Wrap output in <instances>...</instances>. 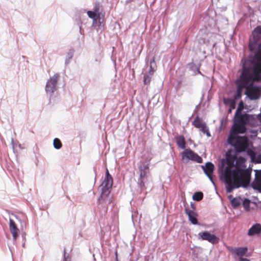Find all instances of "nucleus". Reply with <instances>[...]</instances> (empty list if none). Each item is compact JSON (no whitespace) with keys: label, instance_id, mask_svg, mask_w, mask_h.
<instances>
[{"label":"nucleus","instance_id":"obj_38","mask_svg":"<svg viewBox=\"0 0 261 261\" xmlns=\"http://www.w3.org/2000/svg\"><path fill=\"white\" fill-rule=\"evenodd\" d=\"M228 112H229V113H231V109H230L229 110Z\"/></svg>","mask_w":261,"mask_h":261},{"label":"nucleus","instance_id":"obj_17","mask_svg":"<svg viewBox=\"0 0 261 261\" xmlns=\"http://www.w3.org/2000/svg\"><path fill=\"white\" fill-rule=\"evenodd\" d=\"M252 187L254 189L261 192V170L256 171L255 178L252 183Z\"/></svg>","mask_w":261,"mask_h":261},{"label":"nucleus","instance_id":"obj_35","mask_svg":"<svg viewBox=\"0 0 261 261\" xmlns=\"http://www.w3.org/2000/svg\"><path fill=\"white\" fill-rule=\"evenodd\" d=\"M238 96H241V94H240V92L239 91H238Z\"/></svg>","mask_w":261,"mask_h":261},{"label":"nucleus","instance_id":"obj_4","mask_svg":"<svg viewBox=\"0 0 261 261\" xmlns=\"http://www.w3.org/2000/svg\"><path fill=\"white\" fill-rule=\"evenodd\" d=\"M88 17L93 19V24L95 26L100 27L104 21L105 13H102L100 11V6L98 3L94 5L93 11H88Z\"/></svg>","mask_w":261,"mask_h":261},{"label":"nucleus","instance_id":"obj_12","mask_svg":"<svg viewBox=\"0 0 261 261\" xmlns=\"http://www.w3.org/2000/svg\"><path fill=\"white\" fill-rule=\"evenodd\" d=\"M198 236L201 240L207 241L213 244L218 243L219 241V239L217 237L208 231L199 232Z\"/></svg>","mask_w":261,"mask_h":261},{"label":"nucleus","instance_id":"obj_24","mask_svg":"<svg viewBox=\"0 0 261 261\" xmlns=\"http://www.w3.org/2000/svg\"><path fill=\"white\" fill-rule=\"evenodd\" d=\"M241 203V199L240 197L234 198L231 200V204L234 208L239 206Z\"/></svg>","mask_w":261,"mask_h":261},{"label":"nucleus","instance_id":"obj_2","mask_svg":"<svg viewBox=\"0 0 261 261\" xmlns=\"http://www.w3.org/2000/svg\"><path fill=\"white\" fill-rule=\"evenodd\" d=\"M235 162V172L237 173V178L239 180L240 187H246L250 181L251 171L244 169L245 160L243 158H237Z\"/></svg>","mask_w":261,"mask_h":261},{"label":"nucleus","instance_id":"obj_1","mask_svg":"<svg viewBox=\"0 0 261 261\" xmlns=\"http://www.w3.org/2000/svg\"><path fill=\"white\" fill-rule=\"evenodd\" d=\"M237 156H231L227 154L226 163L227 166L225 169L223 177L226 184L227 193H231L234 189L240 187L239 180L237 178V173L235 172L234 162Z\"/></svg>","mask_w":261,"mask_h":261},{"label":"nucleus","instance_id":"obj_18","mask_svg":"<svg viewBox=\"0 0 261 261\" xmlns=\"http://www.w3.org/2000/svg\"><path fill=\"white\" fill-rule=\"evenodd\" d=\"M9 222L10 230L12 234L13 239L16 240L18 237L19 229L17 227L15 222L12 219H10Z\"/></svg>","mask_w":261,"mask_h":261},{"label":"nucleus","instance_id":"obj_31","mask_svg":"<svg viewBox=\"0 0 261 261\" xmlns=\"http://www.w3.org/2000/svg\"><path fill=\"white\" fill-rule=\"evenodd\" d=\"M105 177H112L111 175L109 173V170L108 169H106V174Z\"/></svg>","mask_w":261,"mask_h":261},{"label":"nucleus","instance_id":"obj_29","mask_svg":"<svg viewBox=\"0 0 261 261\" xmlns=\"http://www.w3.org/2000/svg\"><path fill=\"white\" fill-rule=\"evenodd\" d=\"M73 52L74 51L72 49H70L69 50V52L67 54V58L68 59H70L72 58Z\"/></svg>","mask_w":261,"mask_h":261},{"label":"nucleus","instance_id":"obj_20","mask_svg":"<svg viewBox=\"0 0 261 261\" xmlns=\"http://www.w3.org/2000/svg\"><path fill=\"white\" fill-rule=\"evenodd\" d=\"M185 213L188 216L189 219L192 224H198V221L196 218L197 215L196 213H195L193 210L187 208H185Z\"/></svg>","mask_w":261,"mask_h":261},{"label":"nucleus","instance_id":"obj_36","mask_svg":"<svg viewBox=\"0 0 261 261\" xmlns=\"http://www.w3.org/2000/svg\"><path fill=\"white\" fill-rule=\"evenodd\" d=\"M231 108L232 109H234L235 108V106L234 105H232L231 106Z\"/></svg>","mask_w":261,"mask_h":261},{"label":"nucleus","instance_id":"obj_21","mask_svg":"<svg viewBox=\"0 0 261 261\" xmlns=\"http://www.w3.org/2000/svg\"><path fill=\"white\" fill-rule=\"evenodd\" d=\"M175 139L178 147L181 149H185L186 143L185 139L182 135L175 136Z\"/></svg>","mask_w":261,"mask_h":261},{"label":"nucleus","instance_id":"obj_27","mask_svg":"<svg viewBox=\"0 0 261 261\" xmlns=\"http://www.w3.org/2000/svg\"><path fill=\"white\" fill-rule=\"evenodd\" d=\"M62 146V143L59 139L55 138L54 140V146L56 149H59L61 148Z\"/></svg>","mask_w":261,"mask_h":261},{"label":"nucleus","instance_id":"obj_14","mask_svg":"<svg viewBox=\"0 0 261 261\" xmlns=\"http://www.w3.org/2000/svg\"><path fill=\"white\" fill-rule=\"evenodd\" d=\"M193 125L195 127L199 128L200 130L206 134L207 136H210V134L208 129L207 128L206 124L203 122L199 117L197 116L193 122Z\"/></svg>","mask_w":261,"mask_h":261},{"label":"nucleus","instance_id":"obj_32","mask_svg":"<svg viewBox=\"0 0 261 261\" xmlns=\"http://www.w3.org/2000/svg\"><path fill=\"white\" fill-rule=\"evenodd\" d=\"M257 118L258 120L261 122V113L257 116Z\"/></svg>","mask_w":261,"mask_h":261},{"label":"nucleus","instance_id":"obj_37","mask_svg":"<svg viewBox=\"0 0 261 261\" xmlns=\"http://www.w3.org/2000/svg\"><path fill=\"white\" fill-rule=\"evenodd\" d=\"M243 106V102L241 101L240 103V106Z\"/></svg>","mask_w":261,"mask_h":261},{"label":"nucleus","instance_id":"obj_25","mask_svg":"<svg viewBox=\"0 0 261 261\" xmlns=\"http://www.w3.org/2000/svg\"><path fill=\"white\" fill-rule=\"evenodd\" d=\"M252 79L253 82L260 81L261 80V73L253 70Z\"/></svg>","mask_w":261,"mask_h":261},{"label":"nucleus","instance_id":"obj_3","mask_svg":"<svg viewBox=\"0 0 261 261\" xmlns=\"http://www.w3.org/2000/svg\"><path fill=\"white\" fill-rule=\"evenodd\" d=\"M227 141L228 144L233 146L239 152L245 151L249 146L248 139L246 136L241 137L230 134Z\"/></svg>","mask_w":261,"mask_h":261},{"label":"nucleus","instance_id":"obj_15","mask_svg":"<svg viewBox=\"0 0 261 261\" xmlns=\"http://www.w3.org/2000/svg\"><path fill=\"white\" fill-rule=\"evenodd\" d=\"M246 131V125L239 123L236 121L234 122V124L231 129L230 134H233L234 135H238V134H243Z\"/></svg>","mask_w":261,"mask_h":261},{"label":"nucleus","instance_id":"obj_11","mask_svg":"<svg viewBox=\"0 0 261 261\" xmlns=\"http://www.w3.org/2000/svg\"><path fill=\"white\" fill-rule=\"evenodd\" d=\"M59 77V75L55 74L47 82L45 87V91L47 93H53L54 92Z\"/></svg>","mask_w":261,"mask_h":261},{"label":"nucleus","instance_id":"obj_34","mask_svg":"<svg viewBox=\"0 0 261 261\" xmlns=\"http://www.w3.org/2000/svg\"><path fill=\"white\" fill-rule=\"evenodd\" d=\"M64 256H65V249H64ZM64 261H65V257H64Z\"/></svg>","mask_w":261,"mask_h":261},{"label":"nucleus","instance_id":"obj_22","mask_svg":"<svg viewBox=\"0 0 261 261\" xmlns=\"http://www.w3.org/2000/svg\"><path fill=\"white\" fill-rule=\"evenodd\" d=\"M231 251L232 253L237 254L238 256H242L246 253L247 249L244 247L233 248L231 249Z\"/></svg>","mask_w":261,"mask_h":261},{"label":"nucleus","instance_id":"obj_7","mask_svg":"<svg viewBox=\"0 0 261 261\" xmlns=\"http://www.w3.org/2000/svg\"><path fill=\"white\" fill-rule=\"evenodd\" d=\"M139 178L138 184L142 190L146 189L145 185V179L147 178V174L149 173L148 165H141L139 168Z\"/></svg>","mask_w":261,"mask_h":261},{"label":"nucleus","instance_id":"obj_6","mask_svg":"<svg viewBox=\"0 0 261 261\" xmlns=\"http://www.w3.org/2000/svg\"><path fill=\"white\" fill-rule=\"evenodd\" d=\"M241 112L242 108H238L234 116L235 121L245 125L247 124H252V121L254 119L253 117L247 114H242Z\"/></svg>","mask_w":261,"mask_h":261},{"label":"nucleus","instance_id":"obj_33","mask_svg":"<svg viewBox=\"0 0 261 261\" xmlns=\"http://www.w3.org/2000/svg\"><path fill=\"white\" fill-rule=\"evenodd\" d=\"M240 261H249V260L248 259H247V258H240Z\"/></svg>","mask_w":261,"mask_h":261},{"label":"nucleus","instance_id":"obj_23","mask_svg":"<svg viewBox=\"0 0 261 261\" xmlns=\"http://www.w3.org/2000/svg\"><path fill=\"white\" fill-rule=\"evenodd\" d=\"M257 60L261 62V53L257 54ZM253 70L261 73V63H257L254 66Z\"/></svg>","mask_w":261,"mask_h":261},{"label":"nucleus","instance_id":"obj_28","mask_svg":"<svg viewBox=\"0 0 261 261\" xmlns=\"http://www.w3.org/2000/svg\"><path fill=\"white\" fill-rule=\"evenodd\" d=\"M250 203V201L248 199H245V200L243 201V206L246 210H249Z\"/></svg>","mask_w":261,"mask_h":261},{"label":"nucleus","instance_id":"obj_16","mask_svg":"<svg viewBox=\"0 0 261 261\" xmlns=\"http://www.w3.org/2000/svg\"><path fill=\"white\" fill-rule=\"evenodd\" d=\"M202 168L207 176L213 182L212 174L214 170V165L211 162H207L205 166H202Z\"/></svg>","mask_w":261,"mask_h":261},{"label":"nucleus","instance_id":"obj_13","mask_svg":"<svg viewBox=\"0 0 261 261\" xmlns=\"http://www.w3.org/2000/svg\"><path fill=\"white\" fill-rule=\"evenodd\" d=\"M240 81L241 84L240 86L244 88L247 87L250 82L251 83L253 82L252 75L248 70H245L242 72L240 76Z\"/></svg>","mask_w":261,"mask_h":261},{"label":"nucleus","instance_id":"obj_26","mask_svg":"<svg viewBox=\"0 0 261 261\" xmlns=\"http://www.w3.org/2000/svg\"><path fill=\"white\" fill-rule=\"evenodd\" d=\"M203 193L201 192H197L195 193L193 196V199L195 201H199L203 198Z\"/></svg>","mask_w":261,"mask_h":261},{"label":"nucleus","instance_id":"obj_8","mask_svg":"<svg viewBox=\"0 0 261 261\" xmlns=\"http://www.w3.org/2000/svg\"><path fill=\"white\" fill-rule=\"evenodd\" d=\"M181 156L183 160L185 159L189 160L196 162L198 163H201L202 162V158L190 149H186L184 151H182L181 153Z\"/></svg>","mask_w":261,"mask_h":261},{"label":"nucleus","instance_id":"obj_19","mask_svg":"<svg viewBox=\"0 0 261 261\" xmlns=\"http://www.w3.org/2000/svg\"><path fill=\"white\" fill-rule=\"evenodd\" d=\"M261 232V224L256 223L253 225L248 230V235L253 236L258 235Z\"/></svg>","mask_w":261,"mask_h":261},{"label":"nucleus","instance_id":"obj_5","mask_svg":"<svg viewBox=\"0 0 261 261\" xmlns=\"http://www.w3.org/2000/svg\"><path fill=\"white\" fill-rule=\"evenodd\" d=\"M113 185L112 177H105L102 184V193L98 199L99 204L103 203L107 199L110 193L109 189L111 188Z\"/></svg>","mask_w":261,"mask_h":261},{"label":"nucleus","instance_id":"obj_30","mask_svg":"<svg viewBox=\"0 0 261 261\" xmlns=\"http://www.w3.org/2000/svg\"><path fill=\"white\" fill-rule=\"evenodd\" d=\"M254 32L261 35V26L257 27L254 30Z\"/></svg>","mask_w":261,"mask_h":261},{"label":"nucleus","instance_id":"obj_9","mask_svg":"<svg viewBox=\"0 0 261 261\" xmlns=\"http://www.w3.org/2000/svg\"><path fill=\"white\" fill-rule=\"evenodd\" d=\"M246 88V94L250 99L255 100L259 98L260 93V88L259 87L253 86L252 83H251Z\"/></svg>","mask_w":261,"mask_h":261},{"label":"nucleus","instance_id":"obj_10","mask_svg":"<svg viewBox=\"0 0 261 261\" xmlns=\"http://www.w3.org/2000/svg\"><path fill=\"white\" fill-rule=\"evenodd\" d=\"M155 58L153 57L150 62L149 70L147 73H144L143 76V83L145 85H149L151 77L155 71Z\"/></svg>","mask_w":261,"mask_h":261}]
</instances>
